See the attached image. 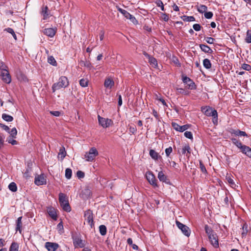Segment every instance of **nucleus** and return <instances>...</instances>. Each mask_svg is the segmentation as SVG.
I'll use <instances>...</instances> for the list:
<instances>
[{"label":"nucleus","instance_id":"69168bd1","mask_svg":"<svg viewBox=\"0 0 251 251\" xmlns=\"http://www.w3.org/2000/svg\"><path fill=\"white\" fill-rule=\"evenodd\" d=\"M0 127L7 132H9V130H10V128L8 126L2 124H0Z\"/></svg>","mask_w":251,"mask_h":251},{"label":"nucleus","instance_id":"5701e85b","mask_svg":"<svg viewBox=\"0 0 251 251\" xmlns=\"http://www.w3.org/2000/svg\"><path fill=\"white\" fill-rule=\"evenodd\" d=\"M22 217H19L16 221V230L19 231L20 233H22Z\"/></svg>","mask_w":251,"mask_h":251},{"label":"nucleus","instance_id":"c85d7f7f","mask_svg":"<svg viewBox=\"0 0 251 251\" xmlns=\"http://www.w3.org/2000/svg\"><path fill=\"white\" fill-rule=\"evenodd\" d=\"M157 177L159 180L162 182H165L167 180V176L162 171L158 173Z\"/></svg>","mask_w":251,"mask_h":251},{"label":"nucleus","instance_id":"79ce46f5","mask_svg":"<svg viewBox=\"0 0 251 251\" xmlns=\"http://www.w3.org/2000/svg\"><path fill=\"white\" fill-rule=\"evenodd\" d=\"M88 80L86 79L82 78L79 80V84L83 87H85L88 86Z\"/></svg>","mask_w":251,"mask_h":251},{"label":"nucleus","instance_id":"13d9d810","mask_svg":"<svg viewBox=\"0 0 251 251\" xmlns=\"http://www.w3.org/2000/svg\"><path fill=\"white\" fill-rule=\"evenodd\" d=\"M172 126L176 130L179 131L180 126L175 122L172 123Z\"/></svg>","mask_w":251,"mask_h":251},{"label":"nucleus","instance_id":"58836bf2","mask_svg":"<svg viewBox=\"0 0 251 251\" xmlns=\"http://www.w3.org/2000/svg\"><path fill=\"white\" fill-rule=\"evenodd\" d=\"M245 41L247 43H251V30H248L247 31Z\"/></svg>","mask_w":251,"mask_h":251},{"label":"nucleus","instance_id":"e2e57ef3","mask_svg":"<svg viewBox=\"0 0 251 251\" xmlns=\"http://www.w3.org/2000/svg\"><path fill=\"white\" fill-rule=\"evenodd\" d=\"M194 29L197 31H200L201 29V26L200 24H195L193 25Z\"/></svg>","mask_w":251,"mask_h":251},{"label":"nucleus","instance_id":"b1692460","mask_svg":"<svg viewBox=\"0 0 251 251\" xmlns=\"http://www.w3.org/2000/svg\"><path fill=\"white\" fill-rule=\"evenodd\" d=\"M66 155V152L65 151V148L62 147L59 150V152L58 154V158L62 161L65 158Z\"/></svg>","mask_w":251,"mask_h":251},{"label":"nucleus","instance_id":"f8f14e48","mask_svg":"<svg viewBox=\"0 0 251 251\" xmlns=\"http://www.w3.org/2000/svg\"><path fill=\"white\" fill-rule=\"evenodd\" d=\"M202 112L207 116H211L216 113L217 111L210 106H203L201 108Z\"/></svg>","mask_w":251,"mask_h":251},{"label":"nucleus","instance_id":"9d476101","mask_svg":"<svg viewBox=\"0 0 251 251\" xmlns=\"http://www.w3.org/2000/svg\"><path fill=\"white\" fill-rule=\"evenodd\" d=\"M182 81L183 83L187 84L188 88L191 90H195L196 89L197 86L195 83V82L189 77L185 76H183L182 78Z\"/></svg>","mask_w":251,"mask_h":251},{"label":"nucleus","instance_id":"e433bc0d","mask_svg":"<svg viewBox=\"0 0 251 251\" xmlns=\"http://www.w3.org/2000/svg\"><path fill=\"white\" fill-rule=\"evenodd\" d=\"M4 31H6L7 32L11 34L13 36V38H14V39L15 40H17V36H16V34H15L14 30L12 28H10V27H8V28H5L4 29Z\"/></svg>","mask_w":251,"mask_h":251},{"label":"nucleus","instance_id":"1a4fd4ad","mask_svg":"<svg viewBox=\"0 0 251 251\" xmlns=\"http://www.w3.org/2000/svg\"><path fill=\"white\" fill-rule=\"evenodd\" d=\"M176 225L178 228L180 229L182 233L186 236L189 237L191 233V230L189 227L182 224L180 222L176 221Z\"/></svg>","mask_w":251,"mask_h":251},{"label":"nucleus","instance_id":"7c9ffc66","mask_svg":"<svg viewBox=\"0 0 251 251\" xmlns=\"http://www.w3.org/2000/svg\"><path fill=\"white\" fill-rule=\"evenodd\" d=\"M99 231H100V234L102 236H104V235H106V232H107V228H106V226L104 225H100L99 226Z\"/></svg>","mask_w":251,"mask_h":251},{"label":"nucleus","instance_id":"0e129e2a","mask_svg":"<svg viewBox=\"0 0 251 251\" xmlns=\"http://www.w3.org/2000/svg\"><path fill=\"white\" fill-rule=\"evenodd\" d=\"M76 175L79 178H83L85 176L84 173L81 171H78L76 173Z\"/></svg>","mask_w":251,"mask_h":251},{"label":"nucleus","instance_id":"603ef678","mask_svg":"<svg viewBox=\"0 0 251 251\" xmlns=\"http://www.w3.org/2000/svg\"><path fill=\"white\" fill-rule=\"evenodd\" d=\"M204 17L206 19H211L212 17H213V14L212 12H207L206 11L204 14Z\"/></svg>","mask_w":251,"mask_h":251},{"label":"nucleus","instance_id":"8fccbe9b","mask_svg":"<svg viewBox=\"0 0 251 251\" xmlns=\"http://www.w3.org/2000/svg\"><path fill=\"white\" fill-rule=\"evenodd\" d=\"M213 118H212V122L214 124V125H217V123H218V113H217V112H216V113H214V114H213L212 116H211Z\"/></svg>","mask_w":251,"mask_h":251},{"label":"nucleus","instance_id":"f257e3e1","mask_svg":"<svg viewBox=\"0 0 251 251\" xmlns=\"http://www.w3.org/2000/svg\"><path fill=\"white\" fill-rule=\"evenodd\" d=\"M204 230L208 236L209 240L211 244L215 248H218L219 247L218 236L212 228L207 225H205Z\"/></svg>","mask_w":251,"mask_h":251},{"label":"nucleus","instance_id":"412c9836","mask_svg":"<svg viewBox=\"0 0 251 251\" xmlns=\"http://www.w3.org/2000/svg\"><path fill=\"white\" fill-rule=\"evenodd\" d=\"M200 48L201 49V50L205 53H212L213 52V50H212V49L206 45L200 44Z\"/></svg>","mask_w":251,"mask_h":251},{"label":"nucleus","instance_id":"dca6fc26","mask_svg":"<svg viewBox=\"0 0 251 251\" xmlns=\"http://www.w3.org/2000/svg\"><path fill=\"white\" fill-rule=\"evenodd\" d=\"M45 247L48 251H55L59 247V245L56 243L48 242L45 243Z\"/></svg>","mask_w":251,"mask_h":251},{"label":"nucleus","instance_id":"72a5a7b5","mask_svg":"<svg viewBox=\"0 0 251 251\" xmlns=\"http://www.w3.org/2000/svg\"><path fill=\"white\" fill-rule=\"evenodd\" d=\"M48 62L49 63L52 65V66H57V62L54 58L52 56H50L48 57Z\"/></svg>","mask_w":251,"mask_h":251},{"label":"nucleus","instance_id":"c9c22d12","mask_svg":"<svg viewBox=\"0 0 251 251\" xmlns=\"http://www.w3.org/2000/svg\"><path fill=\"white\" fill-rule=\"evenodd\" d=\"M207 9V7L205 5H200L198 7V11L201 13H205Z\"/></svg>","mask_w":251,"mask_h":251},{"label":"nucleus","instance_id":"473e14b6","mask_svg":"<svg viewBox=\"0 0 251 251\" xmlns=\"http://www.w3.org/2000/svg\"><path fill=\"white\" fill-rule=\"evenodd\" d=\"M8 188L13 192H15L17 190V186L15 182H11L8 185Z\"/></svg>","mask_w":251,"mask_h":251},{"label":"nucleus","instance_id":"4d7b16f0","mask_svg":"<svg viewBox=\"0 0 251 251\" xmlns=\"http://www.w3.org/2000/svg\"><path fill=\"white\" fill-rule=\"evenodd\" d=\"M190 127V126L189 125H185L183 126H180V127L179 128V132H183L186 130H187L189 127Z\"/></svg>","mask_w":251,"mask_h":251},{"label":"nucleus","instance_id":"de8ad7c7","mask_svg":"<svg viewBox=\"0 0 251 251\" xmlns=\"http://www.w3.org/2000/svg\"><path fill=\"white\" fill-rule=\"evenodd\" d=\"M226 179L227 180L229 184H230L231 187H233L236 186L233 180L231 178V177L230 176H226Z\"/></svg>","mask_w":251,"mask_h":251},{"label":"nucleus","instance_id":"2f4dec72","mask_svg":"<svg viewBox=\"0 0 251 251\" xmlns=\"http://www.w3.org/2000/svg\"><path fill=\"white\" fill-rule=\"evenodd\" d=\"M2 118L6 122H12L13 120L12 116L5 113L2 114Z\"/></svg>","mask_w":251,"mask_h":251},{"label":"nucleus","instance_id":"6e6d98bb","mask_svg":"<svg viewBox=\"0 0 251 251\" xmlns=\"http://www.w3.org/2000/svg\"><path fill=\"white\" fill-rule=\"evenodd\" d=\"M184 136L190 139H193V134L191 131H185L184 132Z\"/></svg>","mask_w":251,"mask_h":251},{"label":"nucleus","instance_id":"4468645a","mask_svg":"<svg viewBox=\"0 0 251 251\" xmlns=\"http://www.w3.org/2000/svg\"><path fill=\"white\" fill-rule=\"evenodd\" d=\"M228 131L231 134H234L237 136H244L247 137H248V135L246 132L241 131L239 129H234L231 128L228 129Z\"/></svg>","mask_w":251,"mask_h":251},{"label":"nucleus","instance_id":"423d86ee","mask_svg":"<svg viewBox=\"0 0 251 251\" xmlns=\"http://www.w3.org/2000/svg\"><path fill=\"white\" fill-rule=\"evenodd\" d=\"M85 220L90 225L91 228L94 226V216L93 212L90 210H88L84 213Z\"/></svg>","mask_w":251,"mask_h":251},{"label":"nucleus","instance_id":"6e6552de","mask_svg":"<svg viewBox=\"0 0 251 251\" xmlns=\"http://www.w3.org/2000/svg\"><path fill=\"white\" fill-rule=\"evenodd\" d=\"M98 118L99 124L103 128H107L113 124L111 119L101 117L100 115H98Z\"/></svg>","mask_w":251,"mask_h":251},{"label":"nucleus","instance_id":"bb28decb","mask_svg":"<svg viewBox=\"0 0 251 251\" xmlns=\"http://www.w3.org/2000/svg\"><path fill=\"white\" fill-rule=\"evenodd\" d=\"M232 143L235 145L238 149L240 150L242 148V147L244 145L242 144L241 142L236 138H232L231 139Z\"/></svg>","mask_w":251,"mask_h":251},{"label":"nucleus","instance_id":"ddd939ff","mask_svg":"<svg viewBox=\"0 0 251 251\" xmlns=\"http://www.w3.org/2000/svg\"><path fill=\"white\" fill-rule=\"evenodd\" d=\"M73 244L75 248H83L85 246L84 241L79 237L75 236L73 238Z\"/></svg>","mask_w":251,"mask_h":251},{"label":"nucleus","instance_id":"c756f323","mask_svg":"<svg viewBox=\"0 0 251 251\" xmlns=\"http://www.w3.org/2000/svg\"><path fill=\"white\" fill-rule=\"evenodd\" d=\"M203 65L204 67L207 69H209L211 68V63L210 61L207 58L203 60Z\"/></svg>","mask_w":251,"mask_h":251},{"label":"nucleus","instance_id":"052dcab7","mask_svg":"<svg viewBox=\"0 0 251 251\" xmlns=\"http://www.w3.org/2000/svg\"><path fill=\"white\" fill-rule=\"evenodd\" d=\"M129 131L132 134H135L137 131V129L135 126H130L129 128Z\"/></svg>","mask_w":251,"mask_h":251},{"label":"nucleus","instance_id":"cd10ccee","mask_svg":"<svg viewBox=\"0 0 251 251\" xmlns=\"http://www.w3.org/2000/svg\"><path fill=\"white\" fill-rule=\"evenodd\" d=\"M19 246L16 242H13L11 244L9 251H19Z\"/></svg>","mask_w":251,"mask_h":251},{"label":"nucleus","instance_id":"a878e982","mask_svg":"<svg viewBox=\"0 0 251 251\" xmlns=\"http://www.w3.org/2000/svg\"><path fill=\"white\" fill-rule=\"evenodd\" d=\"M149 62L152 67L154 68H158V63L157 60L153 57L151 56L150 58L148 59Z\"/></svg>","mask_w":251,"mask_h":251},{"label":"nucleus","instance_id":"a18cd8bd","mask_svg":"<svg viewBox=\"0 0 251 251\" xmlns=\"http://www.w3.org/2000/svg\"><path fill=\"white\" fill-rule=\"evenodd\" d=\"M57 229L59 233L61 234L64 232V228L62 222H60L57 226Z\"/></svg>","mask_w":251,"mask_h":251},{"label":"nucleus","instance_id":"680f3d73","mask_svg":"<svg viewBox=\"0 0 251 251\" xmlns=\"http://www.w3.org/2000/svg\"><path fill=\"white\" fill-rule=\"evenodd\" d=\"M6 68H7V67L5 65V64L2 62H0V72H1V71H4V70H7Z\"/></svg>","mask_w":251,"mask_h":251},{"label":"nucleus","instance_id":"3c124183","mask_svg":"<svg viewBox=\"0 0 251 251\" xmlns=\"http://www.w3.org/2000/svg\"><path fill=\"white\" fill-rule=\"evenodd\" d=\"M156 5L158 7H160L162 11L164 10V7L163 2L161 0H157L155 1Z\"/></svg>","mask_w":251,"mask_h":251},{"label":"nucleus","instance_id":"37998d69","mask_svg":"<svg viewBox=\"0 0 251 251\" xmlns=\"http://www.w3.org/2000/svg\"><path fill=\"white\" fill-rule=\"evenodd\" d=\"M248 233V225L245 223L242 226V236H245L247 235Z\"/></svg>","mask_w":251,"mask_h":251},{"label":"nucleus","instance_id":"39448f33","mask_svg":"<svg viewBox=\"0 0 251 251\" xmlns=\"http://www.w3.org/2000/svg\"><path fill=\"white\" fill-rule=\"evenodd\" d=\"M146 177L149 183L154 188L158 187L157 180L153 173L149 171L146 172Z\"/></svg>","mask_w":251,"mask_h":251},{"label":"nucleus","instance_id":"f704fd0d","mask_svg":"<svg viewBox=\"0 0 251 251\" xmlns=\"http://www.w3.org/2000/svg\"><path fill=\"white\" fill-rule=\"evenodd\" d=\"M10 135V136L12 138H16V136H17V130L16 129V128L15 127H13L12 128L11 130H9V132H8Z\"/></svg>","mask_w":251,"mask_h":251},{"label":"nucleus","instance_id":"774afa93","mask_svg":"<svg viewBox=\"0 0 251 251\" xmlns=\"http://www.w3.org/2000/svg\"><path fill=\"white\" fill-rule=\"evenodd\" d=\"M152 115L154 116V117L156 118V120H158L159 118V114H158V112L157 111H156L155 109L152 110Z\"/></svg>","mask_w":251,"mask_h":251},{"label":"nucleus","instance_id":"ea45409f","mask_svg":"<svg viewBox=\"0 0 251 251\" xmlns=\"http://www.w3.org/2000/svg\"><path fill=\"white\" fill-rule=\"evenodd\" d=\"M72 171L70 168H67L65 170V177L67 179H70L72 177Z\"/></svg>","mask_w":251,"mask_h":251},{"label":"nucleus","instance_id":"0eeeda50","mask_svg":"<svg viewBox=\"0 0 251 251\" xmlns=\"http://www.w3.org/2000/svg\"><path fill=\"white\" fill-rule=\"evenodd\" d=\"M118 10L120 12H121L126 19H129L130 21V22H132L134 25H136L138 24V21L136 19V18L126 10L118 7Z\"/></svg>","mask_w":251,"mask_h":251},{"label":"nucleus","instance_id":"f3484780","mask_svg":"<svg viewBox=\"0 0 251 251\" xmlns=\"http://www.w3.org/2000/svg\"><path fill=\"white\" fill-rule=\"evenodd\" d=\"M56 30V28H47L44 29L43 33L49 37H53L55 35Z\"/></svg>","mask_w":251,"mask_h":251},{"label":"nucleus","instance_id":"a19ab883","mask_svg":"<svg viewBox=\"0 0 251 251\" xmlns=\"http://www.w3.org/2000/svg\"><path fill=\"white\" fill-rule=\"evenodd\" d=\"M199 163H200V169H201V172H202L203 174H207V170L205 168V166L203 164L202 161L200 160Z\"/></svg>","mask_w":251,"mask_h":251},{"label":"nucleus","instance_id":"09e8293b","mask_svg":"<svg viewBox=\"0 0 251 251\" xmlns=\"http://www.w3.org/2000/svg\"><path fill=\"white\" fill-rule=\"evenodd\" d=\"M204 40H205L206 43H207L208 44H214V43L215 41V39L214 38H213L212 37H205Z\"/></svg>","mask_w":251,"mask_h":251},{"label":"nucleus","instance_id":"bf43d9fd","mask_svg":"<svg viewBox=\"0 0 251 251\" xmlns=\"http://www.w3.org/2000/svg\"><path fill=\"white\" fill-rule=\"evenodd\" d=\"M161 18L165 22H167L169 19V15L166 13L161 14Z\"/></svg>","mask_w":251,"mask_h":251},{"label":"nucleus","instance_id":"c03bdc74","mask_svg":"<svg viewBox=\"0 0 251 251\" xmlns=\"http://www.w3.org/2000/svg\"><path fill=\"white\" fill-rule=\"evenodd\" d=\"M176 91L178 93L184 94L185 95H188L190 93L188 91L185 90L184 89L181 88H177Z\"/></svg>","mask_w":251,"mask_h":251},{"label":"nucleus","instance_id":"9b49d317","mask_svg":"<svg viewBox=\"0 0 251 251\" xmlns=\"http://www.w3.org/2000/svg\"><path fill=\"white\" fill-rule=\"evenodd\" d=\"M0 75L2 80L5 83L9 84L11 81L10 75L8 70H4L0 72Z\"/></svg>","mask_w":251,"mask_h":251},{"label":"nucleus","instance_id":"a211bd4d","mask_svg":"<svg viewBox=\"0 0 251 251\" xmlns=\"http://www.w3.org/2000/svg\"><path fill=\"white\" fill-rule=\"evenodd\" d=\"M114 81L110 77L106 78L104 82V86L107 89H111L114 85Z\"/></svg>","mask_w":251,"mask_h":251},{"label":"nucleus","instance_id":"338daca9","mask_svg":"<svg viewBox=\"0 0 251 251\" xmlns=\"http://www.w3.org/2000/svg\"><path fill=\"white\" fill-rule=\"evenodd\" d=\"M50 113L56 117H58L60 115V112L58 111H50Z\"/></svg>","mask_w":251,"mask_h":251},{"label":"nucleus","instance_id":"7ed1b4c3","mask_svg":"<svg viewBox=\"0 0 251 251\" xmlns=\"http://www.w3.org/2000/svg\"><path fill=\"white\" fill-rule=\"evenodd\" d=\"M58 200L60 205L64 211L67 212H69L71 211V207L69 203L68 198L65 194L60 193Z\"/></svg>","mask_w":251,"mask_h":251},{"label":"nucleus","instance_id":"5fc2aeb1","mask_svg":"<svg viewBox=\"0 0 251 251\" xmlns=\"http://www.w3.org/2000/svg\"><path fill=\"white\" fill-rule=\"evenodd\" d=\"M242 68L246 71H250L251 70V66L249 64L244 63L242 65Z\"/></svg>","mask_w":251,"mask_h":251},{"label":"nucleus","instance_id":"4c0bfd02","mask_svg":"<svg viewBox=\"0 0 251 251\" xmlns=\"http://www.w3.org/2000/svg\"><path fill=\"white\" fill-rule=\"evenodd\" d=\"M250 149H251L250 147L244 145L242 147V148L240 149V151H241V152H242V153H243L246 155L247 154V153L249 151V150H250Z\"/></svg>","mask_w":251,"mask_h":251},{"label":"nucleus","instance_id":"20e7f679","mask_svg":"<svg viewBox=\"0 0 251 251\" xmlns=\"http://www.w3.org/2000/svg\"><path fill=\"white\" fill-rule=\"evenodd\" d=\"M98 155L99 152L97 149L95 147H92L90 149L89 151L85 152L84 158L87 161L93 162Z\"/></svg>","mask_w":251,"mask_h":251},{"label":"nucleus","instance_id":"49530a36","mask_svg":"<svg viewBox=\"0 0 251 251\" xmlns=\"http://www.w3.org/2000/svg\"><path fill=\"white\" fill-rule=\"evenodd\" d=\"M183 21L186 22H193L195 21V18L194 16H184Z\"/></svg>","mask_w":251,"mask_h":251},{"label":"nucleus","instance_id":"4be33fe9","mask_svg":"<svg viewBox=\"0 0 251 251\" xmlns=\"http://www.w3.org/2000/svg\"><path fill=\"white\" fill-rule=\"evenodd\" d=\"M149 154L150 156L155 160H157L158 158L160 157L159 153L152 149L150 150Z\"/></svg>","mask_w":251,"mask_h":251},{"label":"nucleus","instance_id":"6ab92c4d","mask_svg":"<svg viewBox=\"0 0 251 251\" xmlns=\"http://www.w3.org/2000/svg\"><path fill=\"white\" fill-rule=\"evenodd\" d=\"M191 149L188 144L183 146L181 149V152L182 154H186V156L189 157L191 154Z\"/></svg>","mask_w":251,"mask_h":251},{"label":"nucleus","instance_id":"aec40b11","mask_svg":"<svg viewBox=\"0 0 251 251\" xmlns=\"http://www.w3.org/2000/svg\"><path fill=\"white\" fill-rule=\"evenodd\" d=\"M47 212L49 216L53 220H56L57 219V214L55 208L52 207H48Z\"/></svg>","mask_w":251,"mask_h":251},{"label":"nucleus","instance_id":"2eb2a0df","mask_svg":"<svg viewBox=\"0 0 251 251\" xmlns=\"http://www.w3.org/2000/svg\"><path fill=\"white\" fill-rule=\"evenodd\" d=\"M46 179L43 175H39L35 177L34 183L37 185L46 184Z\"/></svg>","mask_w":251,"mask_h":251},{"label":"nucleus","instance_id":"393cba45","mask_svg":"<svg viewBox=\"0 0 251 251\" xmlns=\"http://www.w3.org/2000/svg\"><path fill=\"white\" fill-rule=\"evenodd\" d=\"M48 11V7L47 6L42 7L41 14L43 16L44 20H47L49 18V13Z\"/></svg>","mask_w":251,"mask_h":251},{"label":"nucleus","instance_id":"f03ea898","mask_svg":"<svg viewBox=\"0 0 251 251\" xmlns=\"http://www.w3.org/2000/svg\"><path fill=\"white\" fill-rule=\"evenodd\" d=\"M69 85V81L68 78L65 76H61L58 79V81L53 84L51 89L52 93L61 88H67Z\"/></svg>","mask_w":251,"mask_h":251},{"label":"nucleus","instance_id":"864d4df0","mask_svg":"<svg viewBox=\"0 0 251 251\" xmlns=\"http://www.w3.org/2000/svg\"><path fill=\"white\" fill-rule=\"evenodd\" d=\"M172 151H173V149L171 147H169V148H166L165 149L166 155L167 157H169L170 155L172 152Z\"/></svg>","mask_w":251,"mask_h":251}]
</instances>
